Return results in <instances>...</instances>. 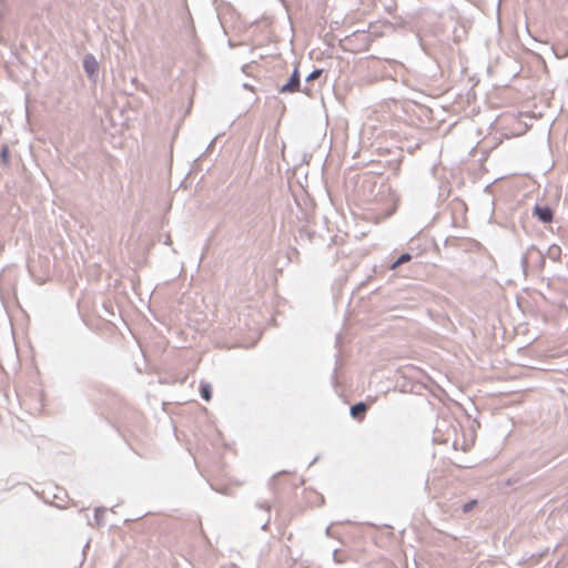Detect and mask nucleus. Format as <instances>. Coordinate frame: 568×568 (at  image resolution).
<instances>
[{
	"label": "nucleus",
	"mask_w": 568,
	"mask_h": 568,
	"mask_svg": "<svg viewBox=\"0 0 568 568\" xmlns=\"http://www.w3.org/2000/svg\"><path fill=\"white\" fill-rule=\"evenodd\" d=\"M534 214L545 223H550L554 216L552 210L548 206H535Z\"/></svg>",
	"instance_id": "nucleus-1"
},
{
	"label": "nucleus",
	"mask_w": 568,
	"mask_h": 568,
	"mask_svg": "<svg viewBox=\"0 0 568 568\" xmlns=\"http://www.w3.org/2000/svg\"><path fill=\"white\" fill-rule=\"evenodd\" d=\"M298 87H300V75H298V71L295 70L293 72L288 83L281 88V92H295L298 90Z\"/></svg>",
	"instance_id": "nucleus-2"
},
{
	"label": "nucleus",
	"mask_w": 568,
	"mask_h": 568,
	"mask_svg": "<svg viewBox=\"0 0 568 568\" xmlns=\"http://www.w3.org/2000/svg\"><path fill=\"white\" fill-rule=\"evenodd\" d=\"M367 410V405L365 403H358L351 407V415L353 418L363 420Z\"/></svg>",
	"instance_id": "nucleus-3"
},
{
	"label": "nucleus",
	"mask_w": 568,
	"mask_h": 568,
	"mask_svg": "<svg viewBox=\"0 0 568 568\" xmlns=\"http://www.w3.org/2000/svg\"><path fill=\"white\" fill-rule=\"evenodd\" d=\"M552 251H557V253H559L560 252V247L559 246H554V247L550 248V252H552Z\"/></svg>",
	"instance_id": "nucleus-8"
},
{
	"label": "nucleus",
	"mask_w": 568,
	"mask_h": 568,
	"mask_svg": "<svg viewBox=\"0 0 568 568\" xmlns=\"http://www.w3.org/2000/svg\"><path fill=\"white\" fill-rule=\"evenodd\" d=\"M201 396L206 400H211L212 398V388H211V385L210 384H206V383H202L201 384Z\"/></svg>",
	"instance_id": "nucleus-5"
},
{
	"label": "nucleus",
	"mask_w": 568,
	"mask_h": 568,
	"mask_svg": "<svg viewBox=\"0 0 568 568\" xmlns=\"http://www.w3.org/2000/svg\"><path fill=\"white\" fill-rule=\"evenodd\" d=\"M412 258L410 254L408 253H405V254H402L397 261L392 265V270H395L397 268L399 265L406 263V262H409Z\"/></svg>",
	"instance_id": "nucleus-6"
},
{
	"label": "nucleus",
	"mask_w": 568,
	"mask_h": 568,
	"mask_svg": "<svg viewBox=\"0 0 568 568\" xmlns=\"http://www.w3.org/2000/svg\"><path fill=\"white\" fill-rule=\"evenodd\" d=\"M84 69L90 77L97 72L98 63L93 57H87L84 59Z\"/></svg>",
	"instance_id": "nucleus-4"
},
{
	"label": "nucleus",
	"mask_w": 568,
	"mask_h": 568,
	"mask_svg": "<svg viewBox=\"0 0 568 568\" xmlns=\"http://www.w3.org/2000/svg\"><path fill=\"white\" fill-rule=\"evenodd\" d=\"M322 71L321 70H314L307 78V80H314V79H317L320 75H321Z\"/></svg>",
	"instance_id": "nucleus-7"
},
{
	"label": "nucleus",
	"mask_w": 568,
	"mask_h": 568,
	"mask_svg": "<svg viewBox=\"0 0 568 568\" xmlns=\"http://www.w3.org/2000/svg\"><path fill=\"white\" fill-rule=\"evenodd\" d=\"M470 508H471V505H468V504H467V505L465 506V511H467V510H468V509H470Z\"/></svg>",
	"instance_id": "nucleus-9"
}]
</instances>
